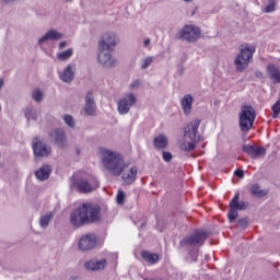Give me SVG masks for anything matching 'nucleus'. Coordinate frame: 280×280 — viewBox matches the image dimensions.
<instances>
[{
    "instance_id": "nucleus-1",
    "label": "nucleus",
    "mask_w": 280,
    "mask_h": 280,
    "mask_svg": "<svg viewBox=\"0 0 280 280\" xmlns=\"http://www.w3.org/2000/svg\"><path fill=\"white\" fill-rule=\"evenodd\" d=\"M97 222H102V207L91 202H83L70 214V224L74 229H81L86 224H97Z\"/></svg>"
},
{
    "instance_id": "nucleus-2",
    "label": "nucleus",
    "mask_w": 280,
    "mask_h": 280,
    "mask_svg": "<svg viewBox=\"0 0 280 280\" xmlns=\"http://www.w3.org/2000/svg\"><path fill=\"white\" fill-rule=\"evenodd\" d=\"M103 165L114 176H121V173L126 170L124 158H121L119 153H114L108 150L103 151Z\"/></svg>"
},
{
    "instance_id": "nucleus-3",
    "label": "nucleus",
    "mask_w": 280,
    "mask_h": 280,
    "mask_svg": "<svg viewBox=\"0 0 280 280\" xmlns=\"http://www.w3.org/2000/svg\"><path fill=\"white\" fill-rule=\"evenodd\" d=\"M257 119V112L252 105H242L241 113L238 114V125L242 132H248L255 125Z\"/></svg>"
},
{
    "instance_id": "nucleus-4",
    "label": "nucleus",
    "mask_w": 280,
    "mask_h": 280,
    "mask_svg": "<svg viewBox=\"0 0 280 280\" xmlns=\"http://www.w3.org/2000/svg\"><path fill=\"white\" fill-rule=\"evenodd\" d=\"M209 237V233L203 230H196L192 234L184 237L179 242V246L182 248H200V246H205L207 238Z\"/></svg>"
},
{
    "instance_id": "nucleus-5",
    "label": "nucleus",
    "mask_w": 280,
    "mask_h": 280,
    "mask_svg": "<svg viewBox=\"0 0 280 280\" xmlns=\"http://www.w3.org/2000/svg\"><path fill=\"white\" fill-rule=\"evenodd\" d=\"M256 48L253 45H246L241 48L240 54L234 59L236 71L242 73L246 69L249 62H253V56L255 55Z\"/></svg>"
},
{
    "instance_id": "nucleus-6",
    "label": "nucleus",
    "mask_w": 280,
    "mask_h": 280,
    "mask_svg": "<svg viewBox=\"0 0 280 280\" xmlns=\"http://www.w3.org/2000/svg\"><path fill=\"white\" fill-rule=\"evenodd\" d=\"M73 185L79 194H91L100 187V179L95 176H91L89 179L78 178L74 179Z\"/></svg>"
},
{
    "instance_id": "nucleus-7",
    "label": "nucleus",
    "mask_w": 280,
    "mask_h": 280,
    "mask_svg": "<svg viewBox=\"0 0 280 280\" xmlns=\"http://www.w3.org/2000/svg\"><path fill=\"white\" fill-rule=\"evenodd\" d=\"M200 34H202V32L199 27L194 25H185L183 30L177 33V38L179 40H186V43H196V40L200 38Z\"/></svg>"
},
{
    "instance_id": "nucleus-8",
    "label": "nucleus",
    "mask_w": 280,
    "mask_h": 280,
    "mask_svg": "<svg viewBox=\"0 0 280 280\" xmlns=\"http://www.w3.org/2000/svg\"><path fill=\"white\" fill-rule=\"evenodd\" d=\"M246 207V201L240 202V192H236L230 201V210L228 212L229 222L233 223L235 220H237L240 215L237 211H245Z\"/></svg>"
},
{
    "instance_id": "nucleus-9",
    "label": "nucleus",
    "mask_w": 280,
    "mask_h": 280,
    "mask_svg": "<svg viewBox=\"0 0 280 280\" xmlns=\"http://www.w3.org/2000/svg\"><path fill=\"white\" fill-rule=\"evenodd\" d=\"M136 104L137 95L132 92L127 93L117 102V110L119 115H128V113H130V108Z\"/></svg>"
},
{
    "instance_id": "nucleus-10",
    "label": "nucleus",
    "mask_w": 280,
    "mask_h": 280,
    "mask_svg": "<svg viewBox=\"0 0 280 280\" xmlns=\"http://www.w3.org/2000/svg\"><path fill=\"white\" fill-rule=\"evenodd\" d=\"M202 120L200 118H195L188 124L184 129V137L189 139V141L197 142L200 141V133H198V128H200Z\"/></svg>"
},
{
    "instance_id": "nucleus-11",
    "label": "nucleus",
    "mask_w": 280,
    "mask_h": 280,
    "mask_svg": "<svg viewBox=\"0 0 280 280\" xmlns=\"http://www.w3.org/2000/svg\"><path fill=\"white\" fill-rule=\"evenodd\" d=\"M117 35L115 33H105L98 42L100 49L113 51L117 47Z\"/></svg>"
},
{
    "instance_id": "nucleus-12",
    "label": "nucleus",
    "mask_w": 280,
    "mask_h": 280,
    "mask_svg": "<svg viewBox=\"0 0 280 280\" xmlns=\"http://www.w3.org/2000/svg\"><path fill=\"white\" fill-rule=\"evenodd\" d=\"M95 244H97V237H95V234H85L79 240V248L83 252L95 248Z\"/></svg>"
},
{
    "instance_id": "nucleus-13",
    "label": "nucleus",
    "mask_w": 280,
    "mask_h": 280,
    "mask_svg": "<svg viewBox=\"0 0 280 280\" xmlns=\"http://www.w3.org/2000/svg\"><path fill=\"white\" fill-rule=\"evenodd\" d=\"M98 62L106 69H110L117 66V60L110 55V50L101 49L98 54Z\"/></svg>"
},
{
    "instance_id": "nucleus-14",
    "label": "nucleus",
    "mask_w": 280,
    "mask_h": 280,
    "mask_svg": "<svg viewBox=\"0 0 280 280\" xmlns=\"http://www.w3.org/2000/svg\"><path fill=\"white\" fill-rule=\"evenodd\" d=\"M33 152L35 156H49L51 153V147H47V143L35 138L33 141Z\"/></svg>"
},
{
    "instance_id": "nucleus-15",
    "label": "nucleus",
    "mask_w": 280,
    "mask_h": 280,
    "mask_svg": "<svg viewBox=\"0 0 280 280\" xmlns=\"http://www.w3.org/2000/svg\"><path fill=\"white\" fill-rule=\"evenodd\" d=\"M50 141H54L59 148H67V135L62 129H55L49 133Z\"/></svg>"
},
{
    "instance_id": "nucleus-16",
    "label": "nucleus",
    "mask_w": 280,
    "mask_h": 280,
    "mask_svg": "<svg viewBox=\"0 0 280 280\" xmlns=\"http://www.w3.org/2000/svg\"><path fill=\"white\" fill-rule=\"evenodd\" d=\"M137 166H131L128 168V165L125 164V170L121 172L122 176L121 179L124 180L125 185H132L135 180H137Z\"/></svg>"
},
{
    "instance_id": "nucleus-17",
    "label": "nucleus",
    "mask_w": 280,
    "mask_h": 280,
    "mask_svg": "<svg viewBox=\"0 0 280 280\" xmlns=\"http://www.w3.org/2000/svg\"><path fill=\"white\" fill-rule=\"evenodd\" d=\"M243 152L248 154L252 159H259V156H266V148L255 147L250 144L243 145Z\"/></svg>"
},
{
    "instance_id": "nucleus-18",
    "label": "nucleus",
    "mask_w": 280,
    "mask_h": 280,
    "mask_svg": "<svg viewBox=\"0 0 280 280\" xmlns=\"http://www.w3.org/2000/svg\"><path fill=\"white\" fill-rule=\"evenodd\" d=\"M106 258H103L101 260L97 259H91L84 262L85 270H90L92 272H95L97 270H104L107 265Z\"/></svg>"
},
{
    "instance_id": "nucleus-19",
    "label": "nucleus",
    "mask_w": 280,
    "mask_h": 280,
    "mask_svg": "<svg viewBox=\"0 0 280 280\" xmlns=\"http://www.w3.org/2000/svg\"><path fill=\"white\" fill-rule=\"evenodd\" d=\"M96 108H97V105L95 104L93 92H88V94L85 95V106H84L85 115L93 117V115H95Z\"/></svg>"
},
{
    "instance_id": "nucleus-20",
    "label": "nucleus",
    "mask_w": 280,
    "mask_h": 280,
    "mask_svg": "<svg viewBox=\"0 0 280 280\" xmlns=\"http://www.w3.org/2000/svg\"><path fill=\"white\" fill-rule=\"evenodd\" d=\"M35 176L37 180H47L49 176H51V166L49 164H44L35 171Z\"/></svg>"
},
{
    "instance_id": "nucleus-21",
    "label": "nucleus",
    "mask_w": 280,
    "mask_h": 280,
    "mask_svg": "<svg viewBox=\"0 0 280 280\" xmlns=\"http://www.w3.org/2000/svg\"><path fill=\"white\" fill-rule=\"evenodd\" d=\"M60 38H62L61 33H58L56 30H50L38 39V45H43L47 43V40H60Z\"/></svg>"
},
{
    "instance_id": "nucleus-22",
    "label": "nucleus",
    "mask_w": 280,
    "mask_h": 280,
    "mask_svg": "<svg viewBox=\"0 0 280 280\" xmlns=\"http://www.w3.org/2000/svg\"><path fill=\"white\" fill-rule=\"evenodd\" d=\"M180 105L184 112V115H190L191 113V107L194 106V96L190 94H186L182 100H180Z\"/></svg>"
},
{
    "instance_id": "nucleus-23",
    "label": "nucleus",
    "mask_w": 280,
    "mask_h": 280,
    "mask_svg": "<svg viewBox=\"0 0 280 280\" xmlns=\"http://www.w3.org/2000/svg\"><path fill=\"white\" fill-rule=\"evenodd\" d=\"M73 78H75V72L73 71V67L71 65H68L63 71L60 73V80L62 82H73Z\"/></svg>"
},
{
    "instance_id": "nucleus-24",
    "label": "nucleus",
    "mask_w": 280,
    "mask_h": 280,
    "mask_svg": "<svg viewBox=\"0 0 280 280\" xmlns=\"http://www.w3.org/2000/svg\"><path fill=\"white\" fill-rule=\"evenodd\" d=\"M267 71L271 78V80H273L275 84H280V70L279 68H277V66L270 63L267 66Z\"/></svg>"
},
{
    "instance_id": "nucleus-25",
    "label": "nucleus",
    "mask_w": 280,
    "mask_h": 280,
    "mask_svg": "<svg viewBox=\"0 0 280 280\" xmlns=\"http://www.w3.org/2000/svg\"><path fill=\"white\" fill-rule=\"evenodd\" d=\"M167 136L165 135H160L158 137L154 138L153 140V144L154 148H156L158 150H165V148H167Z\"/></svg>"
},
{
    "instance_id": "nucleus-26",
    "label": "nucleus",
    "mask_w": 280,
    "mask_h": 280,
    "mask_svg": "<svg viewBox=\"0 0 280 280\" xmlns=\"http://www.w3.org/2000/svg\"><path fill=\"white\" fill-rule=\"evenodd\" d=\"M141 257L147 261L148 264L154 265L159 262V254H152L148 250L141 252Z\"/></svg>"
},
{
    "instance_id": "nucleus-27",
    "label": "nucleus",
    "mask_w": 280,
    "mask_h": 280,
    "mask_svg": "<svg viewBox=\"0 0 280 280\" xmlns=\"http://www.w3.org/2000/svg\"><path fill=\"white\" fill-rule=\"evenodd\" d=\"M250 194L255 198H264V196H268V190L261 189V186H259V184H254L250 188Z\"/></svg>"
},
{
    "instance_id": "nucleus-28",
    "label": "nucleus",
    "mask_w": 280,
    "mask_h": 280,
    "mask_svg": "<svg viewBox=\"0 0 280 280\" xmlns=\"http://www.w3.org/2000/svg\"><path fill=\"white\" fill-rule=\"evenodd\" d=\"M197 143L198 142H188L187 140H184L179 143V150H182L183 152H191L192 150H196Z\"/></svg>"
},
{
    "instance_id": "nucleus-29",
    "label": "nucleus",
    "mask_w": 280,
    "mask_h": 280,
    "mask_svg": "<svg viewBox=\"0 0 280 280\" xmlns=\"http://www.w3.org/2000/svg\"><path fill=\"white\" fill-rule=\"evenodd\" d=\"M51 220H54V212H48L40 217L39 225L42 226V229H47Z\"/></svg>"
},
{
    "instance_id": "nucleus-30",
    "label": "nucleus",
    "mask_w": 280,
    "mask_h": 280,
    "mask_svg": "<svg viewBox=\"0 0 280 280\" xmlns=\"http://www.w3.org/2000/svg\"><path fill=\"white\" fill-rule=\"evenodd\" d=\"M72 56H73V48H68L67 50L57 54L58 60H61L62 62L69 60Z\"/></svg>"
},
{
    "instance_id": "nucleus-31",
    "label": "nucleus",
    "mask_w": 280,
    "mask_h": 280,
    "mask_svg": "<svg viewBox=\"0 0 280 280\" xmlns=\"http://www.w3.org/2000/svg\"><path fill=\"white\" fill-rule=\"evenodd\" d=\"M25 117H26L27 121H30V119L36 120L38 117V114L36 113V109H34L32 107H27L25 109Z\"/></svg>"
},
{
    "instance_id": "nucleus-32",
    "label": "nucleus",
    "mask_w": 280,
    "mask_h": 280,
    "mask_svg": "<svg viewBox=\"0 0 280 280\" xmlns=\"http://www.w3.org/2000/svg\"><path fill=\"white\" fill-rule=\"evenodd\" d=\"M187 250H189L190 261H198V255L200 253L198 247H190V248H187Z\"/></svg>"
},
{
    "instance_id": "nucleus-33",
    "label": "nucleus",
    "mask_w": 280,
    "mask_h": 280,
    "mask_svg": "<svg viewBox=\"0 0 280 280\" xmlns=\"http://www.w3.org/2000/svg\"><path fill=\"white\" fill-rule=\"evenodd\" d=\"M63 121L69 126V128H74L75 127V120L73 119V116L71 115H63Z\"/></svg>"
},
{
    "instance_id": "nucleus-34",
    "label": "nucleus",
    "mask_w": 280,
    "mask_h": 280,
    "mask_svg": "<svg viewBox=\"0 0 280 280\" xmlns=\"http://www.w3.org/2000/svg\"><path fill=\"white\" fill-rule=\"evenodd\" d=\"M277 10V2L275 0H269L268 5L265 8V12L270 14V12H275Z\"/></svg>"
},
{
    "instance_id": "nucleus-35",
    "label": "nucleus",
    "mask_w": 280,
    "mask_h": 280,
    "mask_svg": "<svg viewBox=\"0 0 280 280\" xmlns=\"http://www.w3.org/2000/svg\"><path fill=\"white\" fill-rule=\"evenodd\" d=\"M154 62V57H147L142 60L141 69L145 70Z\"/></svg>"
},
{
    "instance_id": "nucleus-36",
    "label": "nucleus",
    "mask_w": 280,
    "mask_h": 280,
    "mask_svg": "<svg viewBox=\"0 0 280 280\" xmlns=\"http://www.w3.org/2000/svg\"><path fill=\"white\" fill-rule=\"evenodd\" d=\"M126 200V192L124 190H118L116 196L117 205H124Z\"/></svg>"
},
{
    "instance_id": "nucleus-37",
    "label": "nucleus",
    "mask_w": 280,
    "mask_h": 280,
    "mask_svg": "<svg viewBox=\"0 0 280 280\" xmlns=\"http://www.w3.org/2000/svg\"><path fill=\"white\" fill-rule=\"evenodd\" d=\"M32 97L35 102H43V92L40 90H34L32 92Z\"/></svg>"
},
{
    "instance_id": "nucleus-38",
    "label": "nucleus",
    "mask_w": 280,
    "mask_h": 280,
    "mask_svg": "<svg viewBox=\"0 0 280 280\" xmlns=\"http://www.w3.org/2000/svg\"><path fill=\"white\" fill-rule=\"evenodd\" d=\"M272 113H273V119H277V117H279V113H280V101H277L272 107Z\"/></svg>"
},
{
    "instance_id": "nucleus-39",
    "label": "nucleus",
    "mask_w": 280,
    "mask_h": 280,
    "mask_svg": "<svg viewBox=\"0 0 280 280\" xmlns=\"http://www.w3.org/2000/svg\"><path fill=\"white\" fill-rule=\"evenodd\" d=\"M237 226H240V229H246L248 226V219L246 218L238 219Z\"/></svg>"
},
{
    "instance_id": "nucleus-40",
    "label": "nucleus",
    "mask_w": 280,
    "mask_h": 280,
    "mask_svg": "<svg viewBox=\"0 0 280 280\" xmlns=\"http://www.w3.org/2000/svg\"><path fill=\"white\" fill-rule=\"evenodd\" d=\"M162 158H163V161H165L166 163H170V161H172L173 159V155L170 151H163Z\"/></svg>"
},
{
    "instance_id": "nucleus-41",
    "label": "nucleus",
    "mask_w": 280,
    "mask_h": 280,
    "mask_svg": "<svg viewBox=\"0 0 280 280\" xmlns=\"http://www.w3.org/2000/svg\"><path fill=\"white\" fill-rule=\"evenodd\" d=\"M234 176H237V178H244V171L242 170H236L234 172Z\"/></svg>"
},
{
    "instance_id": "nucleus-42",
    "label": "nucleus",
    "mask_w": 280,
    "mask_h": 280,
    "mask_svg": "<svg viewBox=\"0 0 280 280\" xmlns=\"http://www.w3.org/2000/svg\"><path fill=\"white\" fill-rule=\"evenodd\" d=\"M140 84L141 83L139 81H136V82L130 84V89H137V88H139Z\"/></svg>"
},
{
    "instance_id": "nucleus-43",
    "label": "nucleus",
    "mask_w": 280,
    "mask_h": 280,
    "mask_svg": "<svg viewBox=\"0 0 280 280\" xmlns=\"http://www.w3.org/2000/svg\"><path fill=\"white\" fill-rule=\"evenodd\" d=\"M150 43H151L150 38L144 39L143 42L144 47H149Z\"/></svg>"
},
{
    "instance_id": "nucleus-44",
    "label": "nucleus",
    "mask_w": 280,
    "mask_h": 280,
    "mask_svg": "<svg viewBox=\"0 0 280 280\" xmlns=\"http://www.w3.org/2000/svg\"><path fill=\"white\" fill-rule=\"evenodd\" d=\"M65 47H67V42H61L59 44V49H65Z\"/></svg>"
},
{
    "instance_id": "nucleus-45",
    "label": "nucleus",
    "mask_w": 280,
    "mask_h": 280,
    "mask_svg": "<svg viewBox=\"0 0 280 280\" xmlns=\"http://www.w3.org/2000/svg\"><path fill=\"white\" fill-rule=\"evenodd\" d=\"M261 75H262V73H261L260 71H257V72H256V77H257V78H261Z\"/></svg>"
},
{
    "instance_id": "nucleus-46",
    "label": "nucleus",
    "mask_w": 280,
    "mask_h": 280,
    "mask_svg": "<svg viewBox=\"0 0 280 280\" xmlns=\"http://www.w3.org/2000/svg\"><path fill=\"white\" fill-rule=\"evenodd\" d=\"M184 1H186V3H190V1H194V0H184Z\"/></svg>"
},
{
    "instance_id": "nucleus-47",
    "label": "nucleus",
    "mask_w": 280,
    "mask_h": 280,
    "mask_svg": "<svg viewBox=\"0 0 280 280\" xmlns=\"http://www.w3.org/2000/svg\"><path fill=\"white\" fill-rule=\"evenodd\" d=\"M65 1L69 2V1H71V0H65Z\"/></svg>"
},
{
    "instance_id": "nucleus-48",
    "label": "nucleus",
    "mask_w": 280,
    "mask_h": 280,
    "mask_svg": "<svg viewBox=\"0 0 280 280\" xmlns=\"http://www.w3.org/2000/svg\"><path fill=\"white\" fill-rule=\"evenodd\" d=\"M0 112H1V105H0Z\"/></svg>"
}]
</instances>
